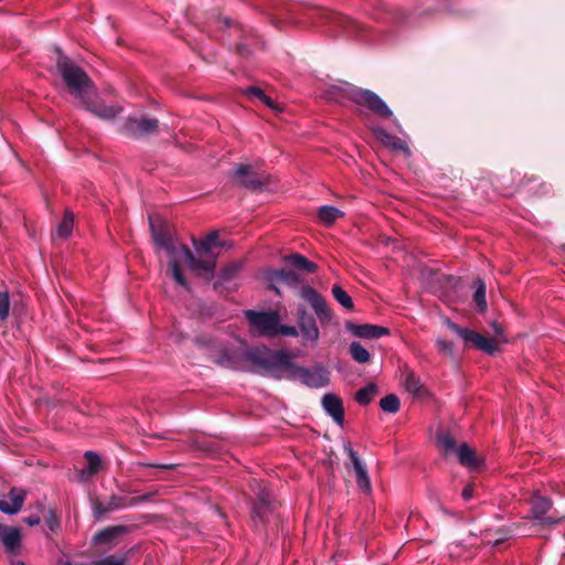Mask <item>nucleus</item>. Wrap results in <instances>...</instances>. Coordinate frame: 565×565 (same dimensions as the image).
<instances>
[{"instance_id":"nucleus-1","label":"nucleus","mask_w":565,"mask_h":565,"mask_svg":"<svg viewBox=\"0 0 565 565\" xmlns=\"http://www.w3.org/2000/svg\"><path fill=\"white\" fill-rule=\"evenodd\" d=\"M149 224L157 248L163 249L170 258L169 268L171 277L179 286L185 289L190 288L180 267L181 259L185 260L191 270L213 276L216 266L215 259L217 256L213 249L222 246L216 232L210 233L200 242H194L195 252L206 256V258H198L186 245L174 244L170 228L168 225L161 224L158 216H149Z\"/></svg>"},{"instance_id":"nucleus-2","label":"nucleus","mask_w":565,"mask_h":565,"mask_svg":"<svg viewBox=\"0 0 565 565\" xmlns=\"http://www.w3.org/2000/svg\"><path fill=\"white\" fill-rule=\"evenodd\" d=\"M209 359L225 369L249 371L254 369L278 373L290 369L291 358L282 351L266 347L246 348L238 339L231 341L210 340L205 344Z\"/></svg>"},{"instance_id":"nucleus-3","label":"nucleus","mask_w":565,"mask_h":565,"mask_svg":"<svg viewBox=\"0 0 565 565\" xmlns=\"http://www.w3.org/2000/svg\"><path fill=\"white\" fill-rule=\"evenodd\" d=\"M57 52L56 67L68 89L83 106H90V96L96 95V89L88 75L66 55Z\"/></svg>"},{"instance_id":"nucleus-4","label":"nucleus","mask_w":565,"mask_h":565,"mask_svg":"<svg viewBox=\"0 0 565 565\" xmlns=\"http://www.w3.org/2000/svg\"><path fill=\"white\" fill-rule=\"evenodd\" d=\"M309 18L315 20V23L326 24L335 32L345 35L359 34L362 30L361 24L356 21L324 8L312 9Z\"/></svg>"},{"instance_id":"nucleus-5","label":"nucleus","mask_w":565,"mask_h":565,"mask_svg":"<svg viewBox=\"0 0 565 565\" xmlns=\"http://www.w3.org/2000/svg\"><path fill=\"white\" fill-rule=\"evenodd\" d=\"M245 317L248 321L250 332L254 335L276 338L280 320L276 311L246 310Z\"/></svg>"},{"instance_id":"nucleus-6","label":"nucleus","mask_w":565,"mask_h":565,"mask_svg":"<svg viewBox=\"0 0 565 565\" xmlns=\"http://www.w3.org/2000/svg\"><path fill=\"white\" fill-rule=\"evenodd\" d=\"M445 323L451 331L458 334L466 344H472L478 350L488 354H494L498 350L493 339L487 338L473 330L462 328L449 319H446Z\"/></svg>"},{"instance_id":"nucleus-7","label":"nucleus","mask_w":565,"mask_h":565,"mask_svg":"<svg viewBox=\"0 0 565 565\" xmlns=\"http://www.w3.org/2000/svg\"><path fill=\"white\" fill-rule=\"evenodd\" d=\"M350 96L354 103L365 106L367 109L381 117L390 118L393 116V113L386 103L372 90L351 88Z\"/></svg>"},{"instance_id":"nucleus-8","label":"nucleus","mask_w":565,"mask_h":565,"mask_svg":"<svg viewBox=\"0 0 565 565\" xmlns=\"http://www.w3.org/2000/svg\"><path fill=\"white\" fill-rule=\"evenodd\" d=\"M150 498H151L150 493L143 494V495H140L137 498L113 494L111 497H109V499L106 502H96L94 504V515L96 518H100L102 515L109 513V512L124 510L127 508L138 505L141 502L148 501Z\"/></svg>"},{"instance_id":"nucleus-9","label":"nucleus","mask_w":565,"mask_h":565,"mask_svg":"<svg viewBox=\"0 0 565 565\" xmlns=\"http://www.w3.org/2000/svg\"><path fill=\"white\" fill-rule=\"evenodd\" d=\"M530 504H531L530 519H532L536 524L553 525V524H557L559 522V520H557L553 516L546 515V513L552 508V501L548 498L542 497V495L535 493L532 495V498L530 500Z\"/></svg>"},{"instance_id":"nucleus-10","label":"nucleus","mask_w":565,"mask_h":565,"mask_svg":"<svg viewBox=\"0 0 565 565\" xmlns=\"http://www.w3.org/2000/svg\"><path fill=\"white\" fill-rule=\"evenodd\" d=\"M297 374L300 381L309 387L320 388L327 386L330 381V372L321 365L311 369L298 367Z\"/></svg>"},{"instance_id":"nucleus-11","label":"nucleus","mask_w":565,"mask_h":565,"mask_svg":"<svg viewBox=\"0 0 565 565\" xmlns=\"http://www.w3.org/2000/svg\"><path fill=\"white\" fill-rule=\"evenodd\" d=\"M300 295L312 307L321 322H329L332 319V313L326 300L312 287H303Z\"/></svg>"},{"instance_id":"nucleus-12","label":"nucleus","mask_w":565,"mask_h":565,"mask_svg":"<svg viewBox=\"0 0 565 565\" xmlns=\"http://www.w3.org/2000/svg\"><path fill=\"white\" fill-rule=\"evenodd\" d=\"M344 451L350 458L351 465L355 471L356 483L359 488L365 493H370L372 490V486L364 462L361 460L358 452L353 450L350 443L344 445Z\"/></svg>"},{"instance_id":"nucleus-13","label":"nucleus","mask_w":565,"mask_h":565,"mask_svg":"<svg viewBox=\"0 0 565 565\" xmlns=\"http://www.w3.org/2000/svg\"><path fill=\"white\" fill-rule=\"evenodd\" d=\"M298 326L305 342L316 344L319 340V329L315 318L306 312L303 308L298 309Z\"/></svg>"},{"instance_id":"nucleus-14","label":"nucleus","mask_w":565,"mask_h":565,"mask_svg":"<svg viewBox=\"0 0 565 565\" xmlns=\"http://www.w3.org/2000/svg\"><path fill=\"white\" fill-rule=\"evenodd\" d=\"M25 497V490L21 488H12L9 491L7 499L0 500V511L9 515L17 514L22 509Z\"/></svg>"},{"instance_id":"nucleus-15","label":"nucleus","mask_w":565,"mask_h":565,"mask_svg":"<svg viewBox=\"0 0 565 565\" xmlns=\"http://www.w3.org/2000/svg\"><path fill=\"white\" fill-rule=\"evenodd\" d=\"M0 543H2L9 554L15 555L21 546L20 530L0 523Z\"/></svg>"},{"instance_id":"nucleus-16","label":"nucleus","mask_w":565,"mask_h":565,"mask_svg":"<svg viewBox=\"0 0 565 565\" xmlns=\"http://www.w3.org/2000/svg\"><path fill=\"white\" fill-rule=\"evenodd\" d=\"M321 403L324 412L332 417L334 423L342 426L344 423V408L341 398L332 393H327L323 395Z\"/></svg>"},{"instance_id":"nucleus-17","label":"nucleus","mask_w":565,"mask_h":565,"mask_svg":"<svg viewBox=\"0 0 565 565\" xmlns=\"http://www.w3.org/2000/svg\"><path fill=\"white\" fill-rule=\"evenodd\" d=\"M345 328L353 335L364 339H379L388 334L387 328L375 324H355L352 322H347Z\"/></svg>"},{"instance_id":"nucleus-18","label":"nucleus","mask_w":565,"mask_h":565,"mask_svg":"<svg viewBox=\"0 0 565 565\" xmlns=\"http://www.w3.org/2000/svg\"><path fill=\"white\" fill-rule=\"evenodd\" d=\"M233 177L239 184L248 189H258L263 185L257 174L246 164L237 166L233 172Z\"/></svg>"},{"instance_id":"nucleus-19","label":"nucleus","mask_w":565,"mask_h":565,"mask_svg":"<svg viewBox=\"0 0 565 565\" xmlns=\"http://www.w3.org/2000/svg\"><path fill=\"white\" fill-rule=\"evenodd\" d=\"M374 135L377 140L381 141V143L388 147L390 149L394 151H403L407 156H411V150L403 139L388 134L383 128H375Z\"/></svg>"},{"instance_id":"nucleus-20","label":"nucleus","mask_w":565,"mask_h":565,"mask_svg":"<svg viewBox=\"0 0 565 565\" xmlns=\"http://www.w3.org/2000/svg\"><path fill=\"white\" fill-rule=\"evenodd\" d=\"M84 457L87 460V467L79 470L77 475L78 480L82 482H85L95 476L99 471L102 465L100 457L92 450H87L84 454Z\"/></svg>"},{"instance_id":"nucleus-21","label":"nucleus","mask_w":565,"mask_h":565,"mask_svg":"<svg viewBox=\"0 0 565 565\" xmlns=\"http://www.w3.org/2000/svg\"><path fill=\"white\" fill-rule=\"evenodd\" d=\"M94 97L95 96H90V106H84L87 110H89L94 115H96L103 119H113L118 114L121 113L122 108L117 105H104V104L96 105L94 103Z\"/></svg>"},{"instance_id":"nucleus-22","label":"nucleus","mask_w":565,"mask_h":565,"mask_svg":"<svg viewBox=\"0 0 565 565\" xmlns=\"http://www.w3.org/2000/svg\"><path fill=\"white\" fill-rule=\"evenodd\" d=\"M270 509L269 492L264 488L257 493L256 501L253 504V512L257 518L264 520L270 512Z\"/></svg>"},{"instance_id":"nucleus-23","label":"nucleus","mask_w":565,"mask_h":565,"mask_svg":"<svg viewBox=\"0 0 565 565\" xmlns=\"http://www.w3.org/2000/svg\"><path fill=\"white\" fill-rule=\"evenodd\" d=\"M456 454L459 462L468 468H476L479 466L478 458L472 448L467 444H461L456 448Z\"/></svg>"},{"instance_id":"nucleus-24","label":"nucleus","mask_w":565,"mask_h":565,"mask_svg":"<svg viewBox=\"0 0 565 565\" xmlns=\"http://www.w3.org/2000/svg\"><path fill=\"white\" fill-rule=\"evenodd\" d=\"M268 279L271 282H284L286 285L292 286L299 282V277L296 273L287 269H275L271 270L268 275Z\"/></svg>"},{"instance_id":"nucleus-25","label":"nucleus","mask_w":565,"mask_h":565,"mask_svg":"<svg viewBox=\"0 0 565 565\" xmlns=\"http://www.w3.org/2000/svg\"><path fill=\"white\" fill-rule=\"evenodd\" d=\"M125 532H126V527L122 525L107 526V527L103 529L102 531H99L98 533H96L93 537V541L96 544L109 543L114 539H116L118 535H120Z\"/></svg>"},{"instance_id":"nucleus-26","label":"nucleus","mask_w":565,"mask_h":565,"mask_svg":"<svg viewBox=\"0 0 565 565\" xmlns=\"http://www.w3.org/2000/svg\"><path fill=\"white\" fill-rule=\"evenodd\" d=\"M475 295L473 301L478 312L483 313L487 311L488 303L486 299V282L483 279L478 278L473 281Z\"/></svg>"},{"instance_id":"nucleus-27","label":"nucleus","mask_w":565,"mask_h":565,"mask_svg":"<svg viewBox=\"0 0 565 565\" xmlns=\"http://www.w3.org/2000/svg\"><path fill=\"white\" fill-rule=\"evenodd\" d=\"M286 260L294 268L308 274H312L317 270V265L300 254H291L286 258Z\"/></svg>"},{"instance_id":"nucleus-28","label":"nucleus","mask_w":565,"mask_h":565,"mask_svg":"<svg viewBox=\"0 0 565 565\" xmlns=\"http://www.w3.org/2000/svg\"><path fill=\"white\" fill-rule=\"evenodd\" d=\"M341 216L343 212L332 205H322L318 210L319 221L326 226H331Z\"/></svg>"},{"instance_id":"nucleus-29","label":"nucleus","mask_w":565,"mask_h":565,"mask_svg":"<svg viewBox=\"0 0 565 565\" xmlns=\"http://www.w3.org/2000/svg\"><path fill=\"white\" fill-rule=\"evenodd\" d=\"M377 393V387L373 383H369L367 385L361 387L355 394V401L360 405H369L375 394Z\"/></svg>"},{"instance_id":"nucleus-30","label":"nucleus","mask_w":565,"mask_h":565,"mask_svg":"<svg viewBox=\"0 0 565 565\" xmlns=\"http://www.w3.org/2000/svg\"><path fill=\"white\" fill-rule=\"evenodd\" d=\"M73 225L74 215L70 211H66L62 222L57 225L56 235L62 238H67L72 234Z\"/></svg>"},{"instance_id":"nucleus-31","label":"nucleus","mask_w":565,"mask_h":565,"mask_svg":"<svg viewBox=\"0 0 565 565\" xmlns=\"http://www.w3.org/2000/svg\"><path fill=\"white\" fill-rule=\"evenodd\" d=\"M141 118L128 117L121 126V131L132 138L140 137Z\"/></svg>"},{"instance_id":"nucleus-32","label":"nucleus","mask_w":565,"mask_h":565,"mask_svg":"<svg viewBox=\"0 0 565 565\" xmlns=\"http://www.w3.org/2000/svg\"><path fill=\"white\" fill-rule=\"evenodd\" d=\"M350 354L358 363H366L370 361L369 351L358 341H353L349 348Z\"/></svg>"},{"instance_id":"nucleus-33","label":"nucleus","mask_w":565,"mask_h":565,"mask_svg":"<svg viewBox=\"0 0 565 565\" xmlns=\"http://www.w3.org/2000/svg\"><path fill=\"white\" fill-rule=\"evenodd\" d=\"M399 398L395 394H388L380 401V407L385 413L395 414L399 411Z\"/></svg>"},{"instance_id":"nucleus-34","label":"nucleus","mask_w":565,"mask_h":565,"mask_svg":"<svg viewBox=\"0 0 565 565\" xmlns=\"http://www.w3.org/2000/svg\"><path fill=\"white\" fill-rule=\"evenodd\" d=\"M332 296L334 299L345 309L351 310L353 309V301L352 298L348 295V292L340 286L334 285L332 287Z\"/></svg>"},{"instance_id":"nucleus-35","label":"nucleus","mask_w":565,"mask_h":565,"mask_svg":"<svg viewBox=\"0 0 565 565\" xmlns=\"http://www.w3.org/2000/svg\"><path fill=\"white\" fill-rule=\"evenodd\" d=\"M249 97H255L257 99H259L263 104H265L267 107L271 108V109H275L277 110L278 108L276 107L274 100L268 97L263 89H260L259 87H256V86H250L246 89L245 92Z\"/></svg>"},{"instance_id":"nucleus-36","label":"nucleus","mask_w":565,"mask_h":565,"mask_svg":"<svg viewBox=\"0 0 565 565\" xmlns=\"http://www.w3.org/2000/svg\"><path fill=\"white\" fill-rule=\"evenodd\" d=\"M128 559L127 554H115L100 557L93 562V565H124Z\"/></svg>"},{"instance_id":"nucleus-37","label":"nucleus","mask_w":565,"mask_h":565,"mask_svg":"<svg viewBox=\"0 0 565 565\" xmlns=\"http://www.w3.org/2000/svg\"><path fill=\"white\" fill-rule=\"evenodd\" d=\"M404 385L409 393H413L415 395H418L422 391L420 382L418 377H416L415 374L413 373H408L405 376Z\"/></svg>"},{"instance_id":"nucleus-38","label":"nucleus","mask_w":565,"mask_h":565,"mask_svg":"<svg viewBox=\"0 0 565 565\" xmlns=\"http://www.w3.org/2000/svg\"><path fill=\"white\" fill-rule=\"evenodd\" d=\"M10 313V296L9 292L0 291V321H4Z\"/></svg>"},{"instance_id":"nucleus-39","label":"nucleus","mask_w":565,"mask_h":565,"mask_svg":"<svg viewBox=\"0 0 565 565\" xmlns=\"http://www.w3.org/2000/svg\"><path fill=\"white\" fill-rule=\"evenodd\" d=\"M158 128V120L154 118L141 117L140 137L152 134Z\"/></svg>"},{"instance_id":"nucleus-40","label":"nucleus","mask_w":565,"mask_h":565,"mask_svg":"<svg viewBox=\"0 0 565 565\" xmlns=\"http://www.w3.org/2000/svg\"><path fill=\"white\" fill-rule=\"evenodd\" d=\"M278 335H284V337H298L299 335V330L297 327H294V326H284V324H280V322L278 323V328H277V337Z\"/></svg>"},{"instance_id":"nucleus-41","label":"nucleus","mask_w":565,"mask_h":565,"mask_svg":"<svg viewBox=\"0 0 565 565\" xmlns=\"http://www.w3.org/2000/svg\"><path fill=\"white\" fill-rule=\"evenodd\" d=\"M436 345H437L439 352H441L446 355H449V356H454V345H452L451 341L444 340V339H437Z\"/></svg>"},{"instance_id":"nucleus-42","label":"nucleus","mask_w":565,"mask_h":565,"mask_svg":"<svg viewBox=\"0 0 565 565\" xmlns=\"http://www.w3.org/2000/svg\"><path fill=\"white\" fill-rule=\"evenodd\" d=\"M438 444L445 449V450H456V444L451 436L449 435H440L438 436Z\"/></svg>"},{"instance_id":"nucleus-43","label":"nucleus","mask_w":565,"mask_h":565,"mask_svg":"<svg viewBox=\"0 0 565 565\" xmlns=\"http://www.w3.org/2000/svg\"><path fill=\"white\" fill-rule=\"evenodd\" d=\"M238 269H239V266H238V265H236V264H234V265H231V266L226 267V268L223 270V273H222L223 278H224V279H230V278H232V277H233V276L238 271Z\"/></svg>"},{"instance_id":"nucleus-44","label":"nucleus","mask_w":565,"mask_h":565,"mask_svg":"<svg viewBox=\"0 0 565 565\" xmlns=\"http://www.w3.org/2000/svg\"><path fill=\"white\" fill-rule=\"evenodd\" d=\"M23 521H24V523H26L30 526H35V525L40 524L41 519L39 515H30V516L24 518Z\"/></svg>"},{"instance_id":"nucleus-45","label":"nucleus","mask_w":565,"mask_h":565,"mask_svg":"<svg viewBox=\"0 0 565 565\" xmlns=\"http://www.w3.org/2000/svg\"><path fill=\"white\" fill-rule=\"evenodd\" d=\"M461 495L466 501L470 500L473 495V487L471 484L466 486Z\"/></svg>"},{"instance_id":"nucleus-46","label":"nucleus","mask_w":565,"mask_h":565,"mask_svg":"<svg viewBox=\"0 0 565 565\" xmlns=\"http://www.w3.org/2000/svg\"><path fill=\"white\" fill-rule=\"evenodd\" d=\"M149 467H157V468H162V469H169V468H172L173 466L172 465H149Z\"/></svg>"},{"instance_id":"nucleus-47","label":"nucleus","mask_w":565,"mask_h":565,"mask_svg":"<svg viewBox=\"0 0 565 565\" xmlns=\"http://www.w3.org/2000/svg\"><path fill=\"white\" fill-rule=\"evenodd\" d=\"M11 565H25V563H24V562H22V561H20V559H13V561L11 562Z\"/></svg>"},{"instance_id":"nucleus-48","label":"nucleus","mask_w":565,"mask_h":565,"mask_svg":"<svg viewBox=\"0 0 565 565\" xmlns=\"http://www.w3.org/2000/svg\"><path fill=\"white\" fill-rule=\"evenodd\" d=\"M394 125L399 129V124L396 118L394 119Z\"/></svg>"},{"instance_id":"nucleus-49","label":"nucleus","mask_w":565,"mask_h":565,"mask_svg":"<svg viewBox=\"0 0 565 565\" xmlns=\"http://www.w3.org/2000/svg\"><path fill=\"white\" fill-rule=\"evenodd\" d=\"M243 49H245V45L241 44L239 50H243Z\"/></svg>"}]
</instances>
